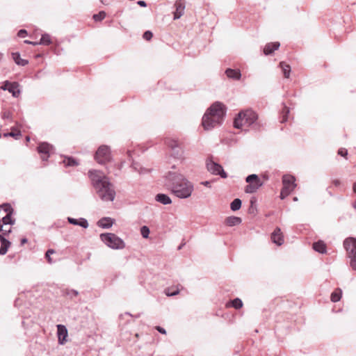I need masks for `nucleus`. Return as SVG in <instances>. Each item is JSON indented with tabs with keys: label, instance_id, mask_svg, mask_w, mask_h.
Wrapping results in <instances>:
<instances>
[{
	"label": "nucleus",
	"instance_id": "423d86ee",
	"mask_svg": "<svg viewBox=\"0 0 356 356\" xmlns=\"http://www.w3.org/2000/svg\"><path fill=\"white\" fill-rule=\"evenodd\" d=\"M347 257L350 259V266L356 270V238H347L343 241Z\"/></svg>",
	"mask_w": 356,
	"mask_h": 356
},
{
	"label": "nucleus",
	"instance_id": "dca6fc26",
	"mask_svg": "<svg viewBox=\"0 0 356 356\" xmlns=\"http://www.w3.org/2000/svg\"><path fill=\"white\" fill-rule=\"evenodd\" d=\"M225 74L229 79L238 81L241 77V71L238 69L227 68L225 70Z\"/></svg>",
	"mask_w": 356,
	"mask_h": 356
},
{
	"label": "nucleus",
	"instance_id": "412c9836",
	"mask_svg": "<svg viewBox=\"0 0 356 356\" xmlns=\"http://www.w3.org/2000/svg\"><path fill=\"white\" fill-rule=\"evenodd\" d=\"M155 200L164 205L170 204L172 202L170 197L164 193H159L155 196Z\"/></svg>",
	"mask_w": 356,
	"mask_h": 356
},
{
	"label": "nucleus",
	"instance_id": "a19ab883",
	"mask_svg": "<svg viewBox=\"0 0 356 356\" xmlns=\"http://www.w3.org/2000/svg\"><path fill=\"white\" fill-rule=\"evenodd\" d=\"M4 136L5 137H8V136L13 137L15 139H17L19 136H21V132L20 131H17V132L10 131V132L4 134Z\"/></svg>",
	"mask_w": 356,
	"mask_h": 356
},
{
	"label": "nucleus",
	"instance_id": "4468645a",
	"mask_svg": "<svg viewBox=\"0 0 356 356\" xmlns=\"http://www.w3.org/2000/svg\"><path fill=\"white\" fill-rule=\"evenodd\" d=\"M270 238L273 243L277 245H282L284 243V237L281 229L276 227L271 234Z\"/></svg>",
	"mask_w": 356,
	"mask_h": 356
},
{
	"label": "nucleus",
	"instance_id": "a211bd4d",
	"mask_svg": "<svg viewBox=\"0 0 356 356\" xmlns=\"http://www.w3.org/2000/svg\"><path fill=\"white\" fill-rule=\"evenodd\" d=\"M20 86L19 83L13 81L10 83L8 91L12 94L13 97H18L21 93Z\"/></svg>",
	"mask_w": 356,
	"mask_h": 356
},
{
	"label": "nucleus",
	"instance_id": "473e14b6",
	"mask_svg": "<svg viewBox=\"0 0 356 356\" xmlns=\"http://www.w3.org/2000/svg\"><path fill=\"white\" fill-rule=\"evenodd\" d=\"M64 295L70 299H73L74 298L78 296L79 292L74 289H66L64 291Z\"/></svg>",
	"mask_w": 356,
	"mask_h": 356
},
{
	"label": "nucleus",
	"instance_id": "39448f33",
	"mask_svg": "<svg viewBox=\"0 0 356 356\" xmlns=\"http://www.w3.org/2000/svg\"><path fill=\"white\" fill-rule=\"evenodd\" d=\"M102 241L112 249L120 250L125 247L124 241L113 233H104L100 234Z\"/></svg>",
	"mask_w": 356,
	"mask_h": 356
},
{
	"label": "nucleus",
	"instance_id": "ea45409f",
	"mask_svg": "<svg viewBox=\"0 0 356 356\" xmlns=\"http://www.w3.org/2000/svg\"><path fill=\"white\" fill-rule=\"evenodd\" d=\"M1 209H3L4 211H6L7 213H13V209L10 204L8 203H4L1 205Z\"/></svg>",
	"mask_w": 356,
	"mask_h": 356
},
{
	"label": "nucleus",
	"instance_id": "3c124183",
	"mask_svg": "<svg viewBox=\"0 0 356 356\" xmlns=\"http://www.w3.org/2000/svg\"><path fill=\"white\" fill-rule=\"evenodd\" d=\"M45 258L47 259V261L49 264H52L54 262L51 256L49 254H47V253L45 254Z\"/></svg>",
	"mask_w": 356,
	"mask_h": 356
},
{
	"label": "nucleus",
	"instance_id": "9d476101",
	"mask_svg": "<svg viewBox=\"0 0 356 356\" xmlns=\"http://www.w3.org/2000/svg\"><path fill=\"white\" fill-rule=\"evenodd\" d=\"M37 149L38 153L42 155L41 159L42 161H47L50 154L54 152L53 146L46 142L40 143Z\"/></svg>",
	"mask_w": 356,
	"mask_h": 356
},
{
	"label": "nucleus",
	"instance_id": "69168bd1",
	"mask_svg": "<svg viewBox=\"0 0 356 356\" xmlns=\"http://www.w3.org/2000/svg\"><path fill=\"white\" fill-rule=\"evenodd\" d=\"M2 54L0 53V60H1Z\"/></svg>",
	"mask_w": 356,
	"mask_h": 356
},
{
	"label": "nucleus",
	"instance_id": "5fc2aeb1",
	"mask_svg": "<svg viewBox=\"0 0 356 356\" xmlns=\"http://www.w3.org/2000/svg\"><path fill=\"white\" fill-rule=\"evenodd\" d=\"M202 184L205 186L210 187V182L208 181H202Z\"/></svg>",
	"mask_w": 356,
	"mask_h": 356
},
{
	"label": "nucleus",
	"instance_id": "603ef678",
	"mask_svg": "<svg viewBox=\"0 0 356 356\" xmlns=\"http://www.w3.org/2000/svg\"><path fill=\"white\" fill-rule=\"evenodd\" d=\"M137 3H138L140 6H141V7H146V6H147V3H146V2H145V1H142V0L138 1L137 2Z\"/></svg>",
	"mask_w": 356,
	"mask_h": 356
},
{
	"label": "nucleus",
	"instance_id": "2eb2a0df",
	"mask_svg": "<svg viewBox=\"0 0 356 356\" xmlns=\"http://www.w3.org/2000/svg\"><path fill=\"white\" fill-rule=\"evenodd\" d=\"M67 221L69 223L74 225H79L83 228H88L89 225L88 222L86 218H80L79 219H76L72 217L67 218Z\"/></svg>",
	"mask_w": 356,
	"mask_h": 356
},
{
	"label": "nucleus",
	"instance_id": "f704fd0d",
	"mask_svg": "<svg viewBox=\"0 0 356 356\" xmlns=\"http://www.w3.org/2000/svg\"><path fill=\"white\" fill-rule=\"evenodd\" d=\"M232 306L236 309H240L243 307V302L240 298H236L232 300Z\"/></svg>",
	"mask_w": 356,
	"mask_h": 356
},
{
	"label": "nucleus",
	"instance_id": "c9c22d12",
	"mask_svg": "<svg viewBox=\"0 0 356 356\" xmlns=\"http://www.w3.org/2000/svg\"><path fill=\"white\" fill-rule=\"evenodd\" d=\"M106 17V13L104 11H100L99 13L97 14H95L93 15V19L96 22H98V21H102V19H104Z\"/></svg>",
	"mask_w": 356,
	"mask_h": 356
},
{
	"label": "nucleus",
	"instance_id": "cd10ccee",
	"mask_svg": "<svg viewBox=\"0 0 356 356\" xmlns=\"http://www.w3.org/2000/svg\"><path fill=\"white\" fill-rule=\"evenodd\" d=\"M280 67L282 70V72H283V74H284V76L285 78L288 79L289 77V76H290L291 67L289 65H287L285 63H284V62H281L280 63Z\"/></svg>",
	"mask_w": 356,
	"mask_h": 356
},
{
	"label": "nucleus",
	"instance_id": "6ab92c4d",
	"mask_svg": "<svg viewBox=\"0 0 356 356\" xmlns=\"http://www.w3.org/2000/svg\"><path fill=\"white\" fill-rule=\"evenodd\" d=\"M0 242H1V248H0V254L4 255L6 254L8 248L10 245V242L7 240L2 234H0Z\"/></svg>",
	"mask_w": 356,
	"mask_h": 356
},
{
	"label": "nucleus",
	"instance_id": "f8f14e48",
	"mask_svg": "<svg viewBox=\"0 0 356 356\" xmlns=\"http://www.w3.org/2000/svg\"><path fill=\"white\" fill-rule=\"evenodd\" d=\"M175 11L174 12V19H179L184 14L186 8L185 0H177L174 5Z\"/></svg>",
	"mask_w": 356,
	"mask_h": 356
},
{
	"label": "nucleus",
	"instance_id": "864d4df0",
	"mask_svg": "<svg viewBox=\"0 0 356 356\" xmlns=\"http://www.w3.org/2000/svg\"><path fill=\"white\" fill-rule=\"evenodd\" d=\"M332 184L335 186H339L341 184V181L339 179H334V180L332 181Z\"/></svg>",
	"mask_w": 356,
	"mask_h": 356
},
{
	"label": "nucleus",
	"instance_id": "58836bf2",
	"mask_svg": "<svg viewBox=\"0 0 356 356\" xmlns=\"http://www.w3.org/2000/svg\"><path fill=\"white\" fill-rule=\"evenodd\" d=\"M179 293L178 289L172 290L170 288H168L165 290V293L167 296H174L177 295Z\"/></svg>",
	"mask_w": 356,
	"mask_h": 356
},
{
	"label": "nucleus",
	"instance_id": "a18cd8bd",
	"mask_svg": "<svg viewBox=\"0 0 356 356\" xmlns=\"http://www.w3.org/2000/svg\"><path fill=\"white\" fill-rule=\"evenodd\" d=\"M338 154L341 156H346L348 154V151L345 148H341L338 150Z\"/></svg>",
	"mask_w": 356,
	"mask_h": 356
},
{
	"label": "nucleus",
	"instance_id": "7c9ffc66",
	"mask_svg": "<svg viewBox=\"0 0 356 356\" xmlns=\"http://www.w3.org/2000/svg\"><path fill=\"white\" fill-rule=\"evenodd\" d=\"M63 163L66 166H76L79 165L78 161L74 159L73 157H65L63 161Z\"/></svg>",
	"mask_w": 356,
	"mask_h": 356
},
{
	"label": "nucleus",
	"instance_id": "09e8293b",
	"mask_svg": "<svg viewBox=\"0 0 356 356\" xmlns=\"http://www.w3.org/2000/svg\"><path fill=\"white\" fill-rule=\"evenodd\" d=\"M140 167H142L139 163H133L131 165V168L134 169V171L138 172L140 170Z\"/></svg>",
	"mask_w": 356,
	"mask_h": 356
},
{
	"label": "nucleus",
	"instance_id": "4be33fe9",
	"mask_svg": "<svg viewBox=\"0 0 356 356\" xmlns=\"http://www.w3.org/2000/svg\"><path fill=\"white\" fill-rule=\"evenodd\" d=\"M313 249L321 254L326 252V245L323 241H318L313 243Z\"/></svg>",
	"mask_w": 356,
	"mask_h": 356
},
{
	"label": "nucleus",
	"instance_id": "2f4dec72",
	"mask_svg": "<svg viewBox=\"0 0 356 356\" xmlns=\"http://www.w3.org/2000/svg\"><path fill=\"white\" fill-rule=\"evenodd\" d=\"M245 181L247 183L253 184V183H261L259 177L255 174H252L248 175L245 178Z\"/></svg>",
	"mask_w": 356,
	"mask_h": 356
},
{
	"label": "nucleus",
	"instance_id": "9b49d317",
	"mask_svg": "<svg viewBox=\"0 0 356 356\" xmlns=\"http://www.w3.org/2000/svg\"><path fill=\"white\" fill-rule=\"evenodd\" d=\"M57 335L58 343L63 345L67 341V337L68 336L67 329L64 325H57Z\"/></svg>",
	"mask_w": 356,
	"mask_h": 356
},
{
	"label": "nucleus",
	"instance_id": "13d9d810",
	"mask_svg": "<svg viewBox=\"0 0 356 356\" xmlns=\"http://www.w3.org/2000/svg\"><path fill=\"white\" fill-rule=\"evenodd\" d=\"M353 190L355 193H356V181L353 184Z\"/></svg>",
	"mask_w": 356,
	"mask_h": 356
},
{
	"label": "nucleus",
	"instance_id": "7ed1b4c3",
	"mask_svg": "<svg viewBox=\"0 0 356 356\" xmlns=\"http://www.w3.org/2000/svg\"><path fill=\"white\" fill-rule=\"evenodd\" d=\"M225 115L224 105L218 102L213 104L202 117V126L204 129L210 130L220 125Z\"/></svg>",
	"mask_w": 356,
	"mask_h": 356
},
{
	"label": "nucleus",
	"instance_id": "393cba45",
	"mask_svg": "<svg viewBox=\"0 0 356 356\" xmlns=\"http://www.w3.org/2000/svg\"><path fill=\"white\" fill-rule=\"evenodd\" d=\"M262 186V183L249 184L245 186V191L247 193H253L256 192L259 187Z\"/></svg>",
	"mask_w": 356,
	"mask_h": 356
},
{
	"label": "nucleus",
	"instance_id": "79ce46f5",
	"mask_svg": "<svg viewBox=\"0 0 356 356\" xmlns=\"http://www.w3.org/2000/svg\"><path fill=\"white\" fill-rule=\"evenodd\" d=\"M2 118L4 120H11L12 113L10 111L5 110L2 113Z\"/></svg>",
	"mask_w": 356,
	"mask_h": 356
},
{
	"label": "nucleus",
	"instance_id": "0e129e2a",
	"mask_svg": "<svg viewBox=\"0 0 356 356\" xmlns=\"http://www.w3.org/2000/svg\"><path fill=\"white\" fill-rule=\"evenodd\" d=\"M9 227H10L4 226V229H8Z\"/></svg>",
	"mask_w": 356,
	"mask_h": 356
},
{
	"label": "nucleus",
	"instance_id": "8fccbe9b",
	"mask_svg": "<svg viewBox=\"0 0 356 356\" xmlns=\"http://www.w3.org/2000/svg\"><path fill=\"white\" fill-rule=\"evenodd\" d=\"M156 330L160 332L161 334H166V331L162 327H160V326H156Z\"/></svg>",
	"mask_w": 356,
	"mask_h": 356
},
{
	"label": "nucleus",
	"instance_id": "1a4fd4ad",
	"mask_svg": "<svg viewBox=\"0 0 356 356\" xmlns=\"http://www.w3.org/2000/svg\"><path fill=\"white\" fill-rule=\"evenodd\" d=\"M165 144L171 149V154L174 158L179 159L182 156L183 152L177 140L168 138Z\"/></svg>",
	"mask_w": 356,
	"mask_h": 356
},
{
	"label": "nucleus",
	"instance_id": "f257e3e1",
	"mask_svg": "<svg viewBox=\"0 0 356 356\" xmlns=\"http://www.w3.org/2000/svg\"><path fill=\"white\" fill-rule=\"evenodd\" d=\"M165 185L172 195L179 199L191 196L194 185L180 172L169 171L165 175Z\"/></svg>",
	"mask_w": 356,
	"mask_h": 356
},
{
	"label": "nucleus",
	"instance_id": "c03bdc74",
	"mask_svg": "<svg viewBox=\"0 0 356 356\" xmlns=\"http://www.w3.org/2000/svg\"><path fill=\"white\" fill-rule=\"evenodd\" d=\"M10 83L11 82L9 81H5L4 82H3L1 86V89L3 90H8V88L10 87Z\"/></svg>",
	"mask_w": 356,
	"mask_h": 356
},
{
	"label": "nucleus",
	"instance_id": "4d7b16f0",
	"mask_svg": "<svg viewBox=\"0 0 356 356\" xmlns=\"http://www.w3.org/2000/svg\"><path fill=\"white\" fill-rule=\"evenodd\" d=\"M54 252H55V251H54V250H52V249H49V250H48L47 251V252H46V253H47V254H49V255H51V254H54Z\"/></svg>",
	"mask_w": 356,
	"mask_h": 356
},
{
	"label": "nucleus",
	"instance_id": "b1692460",
	"mask_svg": "<svg viewBox=\"0 0 356 356\" xmlns=\"http://www.w3.org/2000/svg\"><path fill=\"white\" fill-rule=\"evenodd\" d=\"M241 218L236 216H229L226 218L225 222L227 225L229 227H233L241 223Z\"/></svg>",
	"mask_w": 356,
	"mask_h": 356
},
{
	"label": "nucleus",
	"instance_id": "72a5a7b5",
	"mask_svg": "<svg viewBox=\"0 0 356 356\" xmlns=\"http://www.w3.org/2000/svg\"><path fill=\"white\" fill-rule=\"evenodd\" d=\"M289 113V108L288 106H286V105H284V107L282 111V117L281 122L283 123V122H285L287 121Z\"/></svg>",
	"mask_w": 356,
	"mask_h": 356
},
{
	"label": "nucleus",
	"instance_id": "f3484780",
	"mask_svg": "<svg viewBox=\"0 0 356 356\" xmlns=\"http://www.w3.org/2000/svg\"><path fill=\"white\" fill-rule=\"evenodd\" d=\"M280 46L279 42H270L265 45L264 48V53L265 55H269L277 50Z\"/></svg>",
	"mask_w": 356,
	"mask_h": 356
},
{
	"label": "nucleus",
	"instance_id": "052dcab7",
	"mask_svg": "<svg viewBox=\"0 0 356 356\" xmlns=\"http://www.w3.org/2000/svg\"><path fill=\"white\" fill-rule=\"evenodd\" d=\"M353 207L355 209H356V200L353 203Z\"/></svg>",
	"mask_w": 356,
	"mask_h": 356
},
{
	"label": "nucleus",
	"instance_id": "c756f323",
	"mask_svg": "<svg viewBox=\"0 0 356 356\" xmlns=\"http://www.w3.org/2000/svg\"><path fill=\"white\" fill-rule=\"evenodd\" d=\"M242 202L239 198L234 199L230 204V209L233 211H236L240 209L241 207Z\"/></svg>",
	"mask_w": 356,
	"mask_h": 356
},
{
	"label": "nucleus",
	"instance_id": "a878e982",
	"mask_svg": "<svg viewBox=\"0 0 356 356\" xmlns=\"http://www.w3.org/2000/svg\"><path fill=\"white\" fill-rule=\"evenodd\" d=\"M1 225L3 226L12 225L15 223V220L12 219V213H7L6 216H4L1 220L0 221Z\"/></svg>",
	"mask_w": 356,
	"mask_h": 356
},
{
	"label": "nucleus",
	"instance_id": "aec40b11",
	"mask_svg": "<svg viewBox=\"0 0 356 356\" xmlns=\"http://www.w3.org/2000/svg\"><path fill=\"white\" fill-rule=\"evenodd\" d=\"M114 223V220L108 218V217H104L101 218L97 222V225L102 228L104 229H108L110 228Z\"/></svg>",
	"mask_w": 356,
	"mask_h": 356
},
{
	"label": "nucleus",
	"instance_id": "5701e85b",
	"mask_svg": "<svg viewBox=\"0 0 356 356\" xmlns=\"http://www.w3.org/2000/svg\"><path fill=\"white\" fill-rule=\"evenodd\" d=\"M12 57L15 63L18 65L25 66L28 64V60L21 58L20 54L18 52L12 53Z\"/></svg>",
	"mask_w": 356,
	"mask_h": 356
},
{
	"label": "nucleus",
	"instance_id": "e433bc0d",
	"mask_svg": "<svg viewBox=\"0 0 356 356\" xmlns=\"http://www.w3.org/2000/svg\"><path fill=\"white\" fill-rule=\"evenodd\" d=\"M140 234L145 238H147L149 234V229L147 226H143L140 228Z\"/></svg>",
	"mask_w": 356,
	"mask_h": 356
},
{
	"label": "nucleus",
	"instance_id": "4c0bfd02",
	"mask_svg": "<svg viewBox=\"0 0 356 356\" xmlns=\"http://www.w3.org/2000/svg\"><path fill=\"white\" fill-rule=\"evenodd\" d=\"M291 191H289V189L286 186L285 188H282L281 193H280V198L282 200H284L285 197H286Z\"/></svg>",
	"mask_w": 356,
	"mask_h": 356
},
{
	"label": "nucleus",
	"instance_id": "bf43d9fd",
	"mask_svg": "<svg viewBox=\"0 0 356 356\" xmlns=\"http://www.w3.org/2000/svg\"><path fill=\"white\" fill-rule=\"evenodd\" d=\"M31 44L35 46V45L40 44V43H38V42H32V43H31Z\"/></svg>",
	"mask_w": 356,
	"mask_h": 356
},
{
	"label": "nucleus",
	"instance_id": "0eeeda50",
	"mask_svg": "<svg viewBox=\"0 0 356 356\" xmlns=\"http://www.w3.org/2000/svg\"><path fill=\"white\" fill-rule=\"evenodd\" d=\"M207 170L212 175H219L222 178H227V174L225 172L222 166L213 161L212 158H208L206 161Z\"/></svg>",
	"mask_w": 356,
	"mask_h": 356
},
{
	"label": "nucleus",
	"instance_id": "6e6d98bb",
	"mask_svg": "<svg viewBox=\"0 0 356 356\" xmlns=\"http://www.w3.org/2000/svg\"><path fill=\"white\" fill-rule=\"evenodd\" d=\"M27 241H28L27 238H22V240H21V244H22V245H24V244L26 243H27Z\"/></svg>",
	"mask_w": 356,
	"mask_h": 356
},
{
	"label": "nucleus",
	"instance_id": "49530a36",
	"mask_svg": "<svg viewBox=\"0 0 356 356\" xmlns=\"http://www.w3.org/2000/svg\"><path fill=\"white\" fill-rule=\"evenodd\" d=\"M149 172H150L149 169H147V168H143V167H140V170H138V173L140 175H144V174H146V173H149Z\"/></svg>",
	"mask_w": 356,
	"mask_h": 356
},
{
	"label": "nucleus",
	"instance_id": "37998d69",
	"mask_svg": "<svg viewBox=\"0 0 356 356\" xmlns=\"http://www.w3.org/2000/svg\"><path fill=\"white\" fill-rule=\"evenodd\" d=\"M153 36V34L151 31H147L143 33V38L146 40H150Z\"/></svg>",
	"mask_w": 356,
	"mask_h": 356
},
{
	"label": "nucleus",
	"instance_id": "ddd939ff",
	"mask_svg": "<svg viewBox=\"0 0 356 356\" xmlns=\"http://www.w3.org/2000/svg\"><path fill=\"white\" fill-rule=\"evenodd\" d=\"M295 181H296V178L293 175H284L282 177L283 188H285L286 186L289 189V191L291 192L296 187V184Z\"/></svg>",
	"mask_w": 356,
	"mask_h": 356
},
{
	"label": "nucleus",
	"instance_id": "de8ad7c7",
	"mask_svg": "<svg viewBox=\"0 0 356 356\" xmlns=\"http://www.w3.org/2000/svg\"><path fill=\"white\" fill-rule=\"evenodd\" d=\"M27 35V32L24 29H21L18 31L17 35L19 38H24Z\"/></svg>",
	"mask_w": 356,
	"mask_h": 356
},
{
	"label": "nucleus",
	"instance_id": "6e6552de",
	"mask_svg": "<svg viewBox=\"0 0 356 356\" xmlns=\"http://www.w3.org/2000/svg\"><path fill=\"white\" fill-rule=\"evenodd\" d=\"M95 159L99 164H105L111 160L110 149L106 145H101L97 150Z\"/></svg>",
	"mask_w": 356,
	"mask_h": 356
},
{
	"label": "nucleus",
	"instance_id": "20e7f679",
	"mask_svg": "<svg viewBox=\"0 0 356 356\" xmlns=\"http://www.w3.org/2000/svg\"><path fill=\"white\" fill-rule=\"evenodd\" d=\"M258 115L252 109H246L240 111L234 120V127L236 129H241L243 126L259 127V124L257 122Z\"/></svg>",
	"mask_w": 356,
	"mask_h": 356
},
{
	"label": "nucleus",
	"instance_id": "f03ea898",
	"mask_svg": "<svg viewBox=\"0 0 356 356\" xmlns=\"http://www.w3.org/2000/svg\"><path fill=\"white\" fill-rule=\"evenodd\" d=\"M88 177L98 197L104 202H113L115 197L113 185L104 172L97 170L88 171Z\"/></svg>",
	"mask_w": 356,
	"mask_h": 356
},
{
	"label": "nucleus",
	"instance_id": "680f3d73",
	"mask_svg": "<svg viewBox=\"0 0 356 356\" xmlns=\"http://www.w3.org/2000/svg\"><path fill=\"white\" fill-rule=\"evenodd\" d=\"M24 42H25V43H26V44H31V43H32V42H31V41H29V40H25V41H24Z\"/></svg>",
	"mask_w": 356,
	"mask_h": 356
},
{
	"label": "nucleus",
	"instance_id": "bb28decb",
	"mask_svg": "<svg viewBox=\"0 0 356 356\" xmlns=\"http://www.w3.org/2000/svg\"><path fill=\"white\" fill-rule=\"evenodd\" d=\"M342 296V291L340 289H337L334 291H333L331 294V301L333 302H337L340 300Z\"/></svg>",
	"mask_w": 356,
	"mask_h": 356
},
{
	"label": "nucleus",
	"instance_id": "e2e57ef3",
	"mask_svg": "<svg viewBox=\"0 0 356 356\" xmlns=\"http://www.w3.org/2000/svg\"><path fill=\"white\" fill-rule=\"evenodd\" d=\"M293 201H298V197H293Z\"/></svg>",
	"mask_w": 356,
	"mask_h": 356
},
{
	"label": "nucleus",
	"instance_id": "c85d7f7f",
	"mask_svg": "<svg viewBox=\"0 0 356 356\" xmlns=\"http://www.w3.org/2000/svg\"><path fill=\"white\" fill-rule=\"evenodd\" d=\"M51 42H52L51 40V37L47 33L42 34L40 41L38 42V43H40V44H43V45H49L51 44Z\"/></svg>",
	"mask_w": 356,
	"mask_h": 356
}]
</instances>
